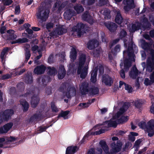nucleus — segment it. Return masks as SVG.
Masks as SVG:
<instances>
[{
	"instance_id": "f257e3e1",
	"label": "nucleus",
	"mask_w": 154,
	"mask_h": 154,
	"mask_svg": "<svg viewBox=\"0 0 154 154\" xmlns=\"http://www.w3.org/2000/svg\"><path fill=\"white\" fill-rule=\"evenodd\" d=\"M128 107V106L126 105L124 106L109 121H106L102 125H96L93 128V129L94 130H100L95 131V133L96 134H99L104 133L106 130L103 129V128L110 127H115L116 126L117 122L122 123L127 122L128 119V116H122V115Z\"/></svg>"
},
{
	"instance_id": "f03ea898",
	"label": "nucleus",
	"mask_w": 154,
	"mask_h": 154,
	"mask_svg": "<svg viewBox=\"0 0 154 154\" xmlns=\"http://www.w3.org/2000/svg\"><path fill=\"white\" fill-rule=\"evenodd\" d=\"M86 60V56L84 54H81L79 58L78 67L77 73L80 75V77L85 79L88 74V66H85L84 65Z\"/></svg>"
},
{
	"instance_id": "7ed1b4c3",
	"label": "nucleus",
	"mask_w": 154,
	"mask_h": 154,
	"mask_svg": "<svg viewBox=\"0 0 154 154\" xmlns=\"http://www.w3.org/2000/svg\"><path fill=\"white\" fill-rule=\"evenodd\" d=\"M59 91L65 95L64 96H76V91L74 87H71L66 83H63Z\"/></svg>"
},
{
	"instance_id": "20e7f679",
	"label": "nucleus",
	"mask_w": 154,
	"mask_h": 154,
	"mask_svg": "<svg viewBox=\"0 0 154 154\" xmlns=\"http://www.w3.org/2000/svg\"><path fill=\"white\" fill-rule=\"evenodd\" d=\"M139 126L141 128H143L146 133L148 134L149 137H152L154 134V120L152 119L146 123L144 122H141L139 124Z\"/></svg>"
},
{
	"instance_id": "39448f33",
	"label": "nucleus",
	"mask_w": 154,
	"mask_h": 154,
	"mask_svg": "<svg viewBox=\"0 0 154 154\" xmlns=\"http://www.w3.org/2000/svg\"><path fill=\"white\" fill-rule=\"evenodd\" d=\"M49 12L48 9L41 7L38 8L36 15L37 19H40L42 22H44L48 18Z\"/></svg>"
},
{
	"instance_id": "423d86ee",
	"label": "nucleus",
	"mask_w": 154,
	"mask_h": 154,
	"mask_svg": "<svg viewBox=\"0 0 154 154\" xmlns=\"http://www.w3.org/2000/svg\"><path fill=\"white\" fill-rule=\"evenodd\" d=\"M51 79L50 77L48 75H44L42 77H39L36 79V82L41 87H46L47 83L50 82Z\"/></svg>"
},
{
	"instance_id": "0eeeda50",
	"label": "nucleus",
	"mask_w": 154,
	"mask_h": 154,
	"mask_svg": "<svg viewBox=\"0 0 154 154\" xmlns=\"http://www.w3.org/2000/svg\"><path fill=\"white\" fill-rule=\"evenodd\" d=\"M102 82L107 86H111L113 83L114 79L111 76L108 74H103L102 77Z\"/></svg>"
},
{
	"instance_id": "6e6552de",
	"label": "nucleus",
	"mask_w": 154,
	"mask_h": 154,
	"mask_svg": "<svg viewBox=\"0 0 154 154\" xmlns=\"http://www.w3.org/2000/svg\"><path fill=\"white\" fill-rule=\"evenodd\" d=\"M85 25L82 23H78L76 26H74L72 29L73 32H77L78 36L80 37L82 34V31L85 30Z\"/></svg>"
},
{
	"instance_id": "1a4fd4ad",
	"label": "nucleus",
	"mask_w": 154,
	"mask_h": 154,
	"mask_svg": "<svg viewBox=\"0 0 154 154\" xmlns=\"http://www.w3.org/2000/svg\"><path fill=\"white\" fill-rule=\"evenodd\" d=\"M14 113V111L11 109L5 111L3 113L0 114V124L4 120L8 119Z\"/></svg>"
},
{
	"instance_id": "9d476101",
	"label": "nucleus",
	"mask_w": 154,
	"mask_h": 154,
	"mask_svg": "<svg viewBox=\"0 0 154 154\" xmlns=\"http://www.w3.org/2000/svg\"><path fill=\"white\" fill-rule=\"evenodd\" d=\"M68 1H66L61 3L60 1H57L54 5V9L56 10L57 8V13H59L61 10L68 4Z\"/></svg>"
},
{
	"instance_id": "9b49d317",
	"label": "nucleus",
	"mask_w": 154,
	"mask_h": 154,
	"mask_svg": "<svg viewBox=\"0 0 154 154\" xmlns=\"http://www.w3.org/2000/svg\"><path fill=\"white\" fill-rule=\"evenodd\" d=\"M67 32V29L63 27H58L50 33V35L52 36L55 35H61Z\"/></svg>"
},
{
	"instance_id": "f8f14e48",
	"label": "nucleus",
	"mask_w": 154,
	"mask_h": 154,
	"mask_svg": "<svg viewBox=\"0 0 154 154\" xmlns=\"http://www.w3.org/2000/svg\"><path fill=\"white\" fill-rule=\"evenodd\" d=\"M104 25L109 30L112 32H115L118 27V26L116 23L111 22H105Z\"/></svg>"
},
{
	"instance_id": "ddd939ff",
	"label": "nucleus",
	"mask_w": 154,
	"mask_h": 154,
	"mask_svg": "<svg viewBox=\"0 0 154 154\" xmlns=\"http://www.w3.org/2000/svg\"><path fill=\"white\" fill-rule=\"evenodd\" d=\"M82 19L91 25L94 23V20L92 16L89 14L88 11H86L82 16Z\"/></svg>"
},
{
	"instance_id": "4468645a",
	"label": "nucleus",
	"mask_w": 154,
	"mask_h": 154,
	"mask_svg": "<svg viewBox=\"0 0 154 154\" xmlns=\"http://www.w3.org/2000/svg\"><path fill=\"white\" fill-rule=\"evenodd\" d=\"M46 69V67L43 64L36 66L34 69V72L37 75L44 73Z\"/></svg>"
},
{
	"instance_id": "2eb2a0df",
	"label": "nucleus",
	"mask_w": 154,
	"mask_h": 154,
	"mask_svg": "<svg viewBox=\"0 0 154 154\" xmlns=\"http://www.w3.org/2000/svg\"><path fill=\"white\" fill-rule=\"evenodd\" d=\"M101 148H102L106 154L108 152V148L107 145L105 142L103 141H100V145L99 147L97 148L98 153L101 154L102 152Z\"/></svg>"
},
{
	"instance_id": "dca6fc26",
	"label": "nucleus",
	"mask_w": 154,
	"mask_h": 154,
	"mask_svg": "<svg viewBox=\"0 0 154 154\" xmlns=\"http://www.w3.org/2000/svg\"><path fill=\"white\" fill-rule=\"evenodd\" d=\"M58 72V79H63L66 74V71L63 65L62 64L60 65Z\"/></svg>"
},
{
	"instance_id": "f3484780",
	"label": "nucleus",
	"mask_w": 154,
	"mask_h": 154,
	"mask_svg": "<svg viewBox=\"0 0 154 154\" xmlns=\"http://www.w3.org/2000/svg\"><path fill=\"white\" fill-rule=\"evenodd\" d=\"M90 88L89 87V84L85 82H83L80 87V90L82 95L86 94L89 92Z\"/></svg>"
},
{
	"instance_id": "a211bd4d",
	"label": "nucleus",
	"mask_w": 154,
	"mask_h": 154,
	"mask_svg": "<svg viewBox=\"0 0 154 154\" xmlns=\"http://www.w3.org/2000/svg\"><path fill=\"white\" fill-rule=\"evenodd\" d=\"M138 70L136 67L135 66H133L129 72V75L132 79H135L138 76Z\"/></svg>"
},
{
	"instance_id": "6ab92c4d",
	"label": "nucleus",
	"mask_w": 154,
	"mask_h": 154,
	"mask_svg": "<svg viewBox=\"0 0 154 154\" xmlns=\"http://www.w3.org/2000/svg\"><path fill=\"white\" fill-rule=\"evenodd\" d=\"M75 12L73 10L69 9L67 10L64 13L63 15L64 18L68 20H70L72 17L74 15Z\"/></svg>"
},
{
	"instance_id": "aec40b11",
	"label": "nucleus",
	"mask_w": 154,
	"mask_h": 154,
	"mask_svg": "<svg viewBox=\"0 0 154 154\" xmlns=\"http://www.w3.org/2000/svg\"><path fill=\"white\" fill-rule=\"evenodd\" d=\"M77 52L76 47H72L71 49L70 52L69 57L72 60L74 61L77 58Z\"/></svg>"
},
{
	"instance_id": "412c9836",
	"label": "nucleus",
	"mask_w": 154,
	"mask_h": 154,
	"mask_svg": "<svg viewBox=\"0 0 154 154\" xmlns=\"http://www.w3.org/2000/svg\"><path fill=\"white\" fill-rule=\"evenodd\" d=\"M97 46L98 42L95 39L91 40L87 43V47L89 50L93 49Z\"/></svg>"
},
{
	"instance_id": "4be33fe9",
	"label": "nucleus",
	"mask_w": 154,
	"mask_h": 154,
	"mask_svg": "<svg viewBox=\"0 0 154 154\" xmlns=\"http://www.w3.org/2000/svg\"><path fill=\"white\" fill-rule=\"evenodd\" d=\"M8 34L7 35L8 40H13L15 39L17 37L16 35L14 34L15 31L13 29H9L7 31Z\"/></svg>"
},
{
	"instance_id": "5701e85b",
	"label": "nucleus",
	"mask_w": 154,
	"mask_h": 154,
	"mask_svg": "<svg viewBox=\"0 0 154 154\" xmlns=\"http://www.w3.org/2000/svg\"><path fill=\"white\" fill-rule=\"evenodd\" d=\"M25 83L27 84H31L33 82V77L31 73H27L26 74L24 77Z\"/></svg>"
},
{
	"instance_id": "b1692460",
	"label": "nucleus",
	"mask_w": 154,
	"mask_h": 154,
	"mask_svg": "<svg viewBox=\"0 0 154 154\" xmlns=\"http://www.w3.org/2000/svg\"><path fill=\"white\" fill-rule=\"evenodd\" d=\"M26 45H27V47H25V61L27 62L28 61V60L29 59V58L31 56L30 51L29 49V48L30 47V45L28 44H26Z\"/></svg>"
},
{
	"instance_id": "393cba45",
	"label": "nucleus",
	"mask_w": 154,
	"mask_h": 154,
	"mask_svg": "<svg viewBox=\"0 0 154 154\" xmlns=\"http://www.w3.org/2000/svg\"><path fill=\"white\" fill-rule=\"evenodd\" d=\"M115 20L116 22L119 24H121L123 22V19L119 11L117 12Z\"/></svg>"
},
{
	"instance_id": "a878e982",
	"label": "nucleus",
	"mask_w": 154,
	"mask_h": 154,
	"mask_svg": "<svg viewBox=\"0 0 154 154\" xmlns=\"http://www.w3.org/2000/svg\"><path fill=\"white\" fill-rule=\"evenodd\" d=\"M112 151L113 153H116L120 151L122 144L120 142V143H119L117 145H115L113 143L112 144Z\"/></svg>"
},
{
	"instance_id": "bb28decb",
	"label": "nucleus",
	"mask_w": 154,
	"mask_h": 154,
	"mask_svg": "<svg viewBox=\"0 0 154 154\" xmlns=\"http://www.w3.org/2000/svg\"><path fill=\"white\" fill-rule=\"evenodd\" d=\"M28 42V39L26 38L23 37L22 38H18V39L12 41L11 43L12 45L16 43L22 44Z\"/></svg>"
},
{
	"instance_id": "cd10ccee",
	"label": "nucleus",
	"mask_w": 154,
	"mask_h": 154,
	"mask_svg": "<svg viewBox=\"0 0 154 154\" xmlns=\"http://www.w3.org/2000/svg\"><path fill=\"white\" fill-rule=\"evenodd\" d=\"M47 74L50 75H54L57 73V71L54 67L48 66L47 68Z\"/></svg>"
},
{
	"instance_id": "c85d7f7f",
	"label": "nucleus",
	"mask_w": 154,
	"mask_h": 154,
	"mask_svg": "<svg viewBox=\"0 0 154 154\" xmlns=\"http://www.w3.org/2000/svg\"><path fill=\"white\" fill-rule=\"evenodd\" d=\"M97 70H93L92 71L91 73V81L93 83H95L97 81Z\"/></svg>"
},
{
	"instance_id": "c756f323",
	"label": "nucleus",
	"mask_w": 154,
	"mask_h": 154,
	"mask_svg": "<svg viewBox=\"0 0 154 154\" xmlns=\"http://www.w3.org/2000/svg\"><path fill=\"white\" fill-rule=\"evenodd\" d=\"M154 69V61H148L147 62L146 70L149 72H151Z\"/></svg>"
},
{
	"instance_id": "7c9ffc66",
	"label": "nucleus",
	"mask_w": 154,
	"mask_h": 154,
	"mask_svg": "<svg viewBox=\"0 0 154 154\" xmlns=\"http://www.w3.org/2000/svg\"><path fill=\"white\" fill-rule=\"evenodd\" d=\"M78 149L76 146H69L67 148L66 154H74Z\"/></svg>"
},
{
	"instance_id": "2f4dec72",
	"label": "nucleus",
	"mask_w": 154,
	"mask_h": 154,
	"mask_svg": "<svg viewBox=\"0 0 154 154\" xmlns=\"http://www.w3.org/2000/svg\"><path fill=\"white\" fill-rule=\"evenodd\" d=\"M120 49L121 46L120 45L118 44L115 46L114 49L111 50V52L113 55L116 56L118 52H120Z\"/></svg>"
},
{
	"instance_id": "473e14b6",
	"label": "nucleus",
	"mask_w": 154,
	"mask_h": 154,
	"mask_svg": "<svg viewBox=\"0 0 154 154\" xmlns=\"http://www.w3.org/2000/svg\"><path fill=\"white\" fill-rule=\"evenodd\" d=\"M95 100V99L94 98H93L91 100L90 99L88 102L87 103H81L79 104V106L82 108L87 107L91 104L94 102Z\"/></svg>"
},
{
	"instance_id": "72a5a7b5",
	"label": "nucleus",
	"mask_w": 154,
	"mask_h": 154,
	"mask_svg": "<svg viewBox=\"0 0 154 154\" xmlns=\"http://www.w3.org/2000/svg\"><path fill=\"white\" fill-rule=\"evenodd\" d=\"M89 92L91 95H94L98 94L99 89L97 87H94L91 88L89 90Z\"/></svg>"
},
{
	"instance_id": "f704fd0d",
	"label": "nucleus",
	"mask_w": 154,
	"mask_h": 154,
	"mask_svg": "<svg viewBox=\"0 0 154 154\" xmlns=\"http://www.w3.org/2000/svg\"><path fill=\"white\" fill-rule=\"evenodd\" d=\"M74 10L76 11L77 14H80L84 10L82 6L80 5H77L74 7Z\"/></svg>"
},
{
	"instance_id": "c9c22d12",
	"label": "nucleus",
	"mask_w": 154,
	"mask_h": 154,
	"mask_svg": "<svg viewBox=\"0 0 154 154\" xmlns=\"http://www.w3.org/2000/svg\"><path fill=\"white\" fill-rule=\"evenodd\" d=\"M124 69L128 70L131 66V63L128 59L126 58L124 60Z\"/></svg>"
},
{
	"instance_id": "e433bc0d",
	"label": "nucleus",
	"mask_w": 154,
	"mask_h": 154,
	"mask_svg": "<svg viewBox=\"0 0 154 154\" xmlns=\"http://www.w3.org/2000/svg\"><path fill=\"white\" fill-rule=\"evenodd\" d=\"M39 101V100L37 98V97H32L31 101L32 106L33 107H35L38 103Z\"/></svg>"
},
{
	"instance_id": "4c0bfd02",
	"label": "nucleus",
	"mask_w": 154,
	"mask_h": 154,
	"mask_svg": "<svg viewBox=\"0 0 154 154\" xmlns=\"http://www.w3.org/2000/svg\"><path fill=\"white\" fill-rule=\"evenodd\" d=\"M20 103L23 109V110L26 111L27 110L29 107L28 103L24 100H22L20 101Z\"/></svg>"
},
{
	"instance_id": "58836bf2",
	"label": "nucleus",
	"mask_w": 154,
	"mask_h": 154,
	"mask_svg": "<svg viewBox=\"0 0 154 154\" xmlns=\"http://www.w3.org/2000/svg\"><path fill=\"white\" fill-rule=\"evenodd\" d=\"M145 101L144 100H137L135 101L134 105L137 108H139L141 107L142 104L145 103Z\"/></svg>"
},
{
	"instance_id": "ea45409f",
	"label": "nucleus",
	"mask_w": 154,
	"mask_h": 154,
	"mask_svg": "<svg viewBox=\"0 0 154 154\" xmlns=\"http://www.w3.org/2000/svg\"><path fill=\"white\" fill-rule=\"evenodd\" d=\"M95 2L94 0H82L81 2L84 5H93Z\"/></svg>"
},
{
	"instance_id": "a19ab883",
	"label": "nucleus",
	"mask_w": 154,
	"mask_h": 154,
	"mask_svg": "<svg viewBox=\"0 0 154 154\" xmlns=\"http://www.w3.org/2000/svg\"><path fill=\"white\" fill-rule=\"evenodd\" d=\"M125 3L124 4V5H127L134 8L135 7L134 0H125Z\"/></svg>"
},
{
	"instance_id": "79ce46f5",
	"label": "nucleus",
	"mask_w": 154,
	"mask_h": 154,
	"mask_svg": "<svg viewBox=\"0 0 154 154\" xmlns=\"http://www.w3.org/2000/svg\"><path fill=\"white\" fill-rule=\"evenodd\" d=\"M103 14L104 15V18L106 19H109L111 18L110 11L109 9L104 10Z\"/></svg>"
},
{
	"instance_id": "37998d69",
	"label": "nucleus",
	"mask_w": 154,
	"mask_h": 154,
	"mask_svg": "<svg viewBox=\"0 0 154 154\" xmlns=\"http://www.w3.org/2000/svg\"><path fill=\"white\" fill-rule=\"evenodd\" d=\"M141 45L142 48L145 50L148 48L149 47V43L146 42L145 40L142 39L141 40Z\"/></svg>"
},
{
	"instance_id": "c03bdc74",
	"label": "nucleus",
	"mask_w": 154,
	"mask_h": 154,
	"mask_svg": "<svg viewBox=\"0 0 154 154\" xmlns=\"http://www.w3.org/2000/svg\"><path fill=\"white\" fill-rule=\"evenodd\" d=\"M69 113V112L67 111L62 112L59 115L58 117H62L64 119H68L67 115Z\"/></svg>"
},
{
	"instance_id": "a18cd8bd",
	"label": "nucleus",
	"mask_w": 154,
	"mask_h": 154,
	"mask_svg": "<svg viewBox=\"0 0 154 154\" xmlns=\"http://www.w3.org/2000/svg\"><path fill=\"white\" fill-rule=\"evenodd\" d=\"M99 5L102 6L105 5L108 6L109 5L108 0H99Z\"/></svg>"
},
{
	"instance_id": "49530a36",
	"label": "nucleus",
	"mask_w": 154,
	"mask_h": 154,
	"mask_svg": "<svg viewBox=\"0 0 154 154\" xmlns=\"http://www.w3.org/2000/svg\"><path fill=\"white\" fill-rule=\"evenodd\" d=\"M7 143L8 142H14L17 140V138L14 137H6Z\"/></svg>"
},
{
	"instance_id": "de8ad7c7",
	"label": "nucleus",
	"mask_w": 154,
	"mask_h": 154,
	"mask_svg": "<svg viewBox=\"0 0 154 154\" xmlns=\"http://www.w3.org/2000/svg\"><path fill=\"white\" fill-rule=\"evenodd\" d=\"M127 35L126 32L123 29L119 33L120 38L121 39L125 38Z\"/></svg>"
},
{
	"instance_id": "09e8293b",
	"label": "nucleus",
	"mask_w": 154,
	"mask_h": 154,
	"mask_svg": "<svg viewBox=\"0 0 154 154\" xmlns=\"http://www.w3.org/2000/svg\"><path fill=\"white\" fill-rule=\"evenodd\" d=\"M153 83L148 78L145 79L144 81V84L146 86L151 85H152Z\"/></svg>"
},
{
	"instance_id": "8fccbe9b",
	"label": "nucleus",
	"mask_w": 154,
	"mask_h": 154,
	"mask_svg": "<svg viewBox=\"0 0 154 154\" xmlns=\"http://www.w3.org/2000/svg\"><path fill=\"white\" fill-rule=\"evenodd\" d=\"M125 89L128 93H131L132 91L133 88L131 86L129 85L125 84Z\"/></svg>"
},
{
	"instance_id": "3c124183",
	"label": "nucleus",
	"mask_w": 154,
	"mask_h": 154,
	"mask_svg": "<svg viewBox=\"0 0 154 154\" xmlns=\"http://www.w3.org/2000/svg\"><path fill=\"white\" fill-rule=\"evenodd\" d=\"M152 106L150 108V112L154 114V97H152L151 98Z\"/></svg>"
},
{
	"instance_id": "603ef678",
	"label": "nucleus",
	"mask_w": 154,
	"mask_h": 154,
	"mask_svg": "<svg viewBox=\"0 0 154 154\" xmlns=\"http://www.w3.org/2000/svg\"><path fill=\"white\" fill-rule=\"evenodd\" d=\"M54 57L53 54H50L48 59V63L50 64L53 63L54 62Z\"/></svg>"
},
{
	"instance_id": "864d4df0",
	"label": "nucleus",
	"mask_w": 154,
	"mask_h": 154,
	"mask_svg": "<svg viewBox=\"0 0 154 154\" xmlns=\"http://www.w3.org/2000/svg\"><path fill=\"white\" fill-rule=\"evenodd\" d=\"M7 143L6 137L0 138V147H1L5 143Z\"/></svg>"
},
{
	"instance_id": "5fc2aeb1",
	"label": "nucleus",
	"mask_w": 154,
	"mask_h": 154,
	"mask_svg": "<svg viewBox=\"0 0 154 154\" xmlns=\"http://www.w3.org/2000/svg\"><path fill=\"white\" fill-rule=\"evenodd\" d=\"M13 124L12 123H9L5 125L4 127L8 132L12 127Z\"/></svg>"
},
{
	"instance_id": "6e6d98bb",
	"label": "nucleus",
	"mask_w": 154,
	"mask_h": 154,
	"mask_svg": "<svg viewBox=\"0 0 154 154\" xmlns=\"http://www.w3.org/2000/svg\"><path fill=\"white\" fill-rule=\"evenodd\" d=\"M145 25H143V27L145 29H150L151 26V25L149 22H148L145 23H144Z\"/></svg>"
},
{
	"instance_id": "4d7b16f0",
	"label": "nucleus",
	"mask_w": 154,
	"mask_h": 154,
	"mask_svg": "<svg viewBox=\"0 0 154 154\" xmlns=\"http://www.w3.org/2000/svg\"><path fill=\"white\" fill-rule=\"evenodd\" d=\"M133 42H132L128 44V46L127 48V51H131L133 50Z\"/></svg>"
},
{
	"instance_id": "13d9d810",
	"label": "nucleus",
	"mask_w": 154,
	"mask_h": 154,
	"mask_svg": "<svg viewBox=\"0 0 154 154\" xmlns=\"http://www.w3.org/2000/svg\"><path fill=\"white\" fill-rule=\"evenodd\" d=\"M100 54V51L99 50L96 49L93 52L94 56L95 57H98L99 56Z\"/></svg>"
},
{
	"instance_id": "bf43d9fd",
	"label": "nucleus",
	"mask_w": 154,
	"mask_h": 154,
	"mask_svg": "<svg viewBox=\"0 0 154 154\" xmlns=\"http://www.w3.org/2000/svg\"><path fill=\"white\" fill-rule=\"evenodd\" d=\"M48 128L45 126H41L38 128V133H40L45 131L46 129Z\"/></svg>"
},
{
	"instance_id": "052dcab7",
	"label": "nucleus",
	"mask_w": 154,
	"mask_h": 154,
	"mask_svg": "<svg viewBox=\"0 0 154 154\" xmlns=\"http://www.w3.org/2000/svg\"><path fill=\"white\" fill-rule=\"evenodd\" d=\"M41 115L40 114H36L32 116L31 119H32L37 120H39L41 118Z\"/></svg>"
},
{
	"instance_id": "680f3d73",
	"label": "nucleus",
	"mask_w": 154,
	"mask_h": 154,
	"mask_svg": "<svg viewBox=\"0 0 154 154\" xmlns=\"http://www.w3.org/2000/svg\"><path fill=\"white\" fill-rule=\"evenodd\" d=\"M11 75L9 74H7L5 75H3L1 77V79L2 80H5L11 78Z\"/></svg>"
},
{
	"instance_id": "e2e57ef3",
	"label": "nucleus",
	"mask_w": 154,
	"mask_h": 154,
	"mask_svg": "<svg viewBox=\"0 0 154 154\" xmlns=\"http://www.w3.org/2000/svg\"><path fill=\"white\" fill-rule=\"evenodd\" d=\"M2 1L3 2H4V5H9L13 2L12 0H2Z\"/></svg>"
},
{
	"instance_id": "0e129e2a",
	"label": "nucleus",
	"mask_w": 154,
	"mask_h": 154,
	"mask_svg": "<svg viewBox=\"0 0 154 154\" xmlns=\"http://www.w3.org/2000/svg\"><path fill=\"white\" fill-rule=\"evenodd\" d=\"M124 7V9L126 12H128L130 9L133 8L130 7L127 5H125Z\"/></svg>"
},
{
	"instance_id": "69168bd1",
	"label": "nucleus",
	"mask_w": 154,
	"mask_h": 154,
	"mask_svg": "<svg viewBox=\"0 0 154 154\" xmlns=\"http://www.w3.org/2000/svg\"><path fill=\"white\" fill-rule=\"evenodd\" d=\"M51 107V109H52V111L55 112H58V109L57 108V107L55 106L54 104L52 103Z\"/></svg>"
},
{
	"instance_id": "338daca9",
	"label": "nucleus",
	"mask_w": 154,
	"mask_h": 154,
	"mask_svg": "<svg viewBox=\"0 0 154 154\" xmlns=\"http://www.w3.org/2000/svg\"><path fill=\"white\" fill-rule=\"evenodd\" d=\"M15 14H20V8L19 6H17L15 9Z\"/></svg>"
},
{
	"instance_id": "774afa93",
	"label": "nucleus",
	"mask_w": 154,
	"mask_h": 154,
	"mask_svg": "<svg viewBox=\"0 0 154 154\" xmlns=\"http://www.w3.org/2000/svg\"><path fill=\"white\" fill-rule=\"evenodd\" d=\"M149 78L152 82L154 83V71L149 75Z\"/></svg>"
}]
</instances>
